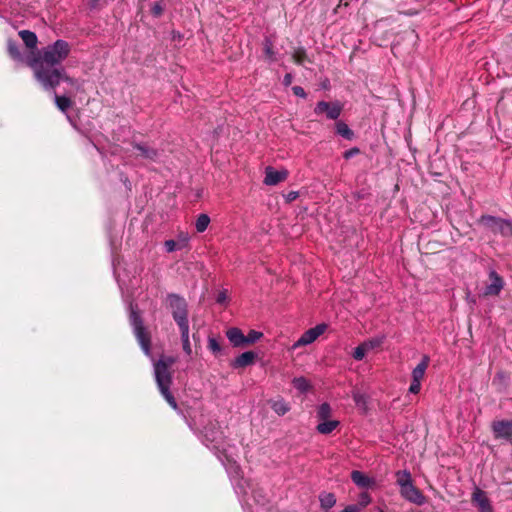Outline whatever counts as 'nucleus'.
<instances>
[{
	"mask_svg": "<svg viewBox=\"0 0 512 512\" xmlns=\"http://www.w3.org/2000/svg\"><path fill=\"white\" fill-rule=\"evenodd\" d=\"M70 45L65 40H56L39 51L30 61L29 66L34 76L44 89H55L61 75V63L68 57Z\"/></svg>",
	"mask_w": 512,
	"mask_h": 512,
	"instance_id": "nucleus-1",
	"label": "nucleus"
},
{
	"mask_svg": "<svg viewBox=\"0 0 512 512\" xmlns=\"http://www.w3.org/2000/svg\"><path fill=\"white\" fill-rule=\"evenodd\" d=\"M175 362L176 358L173 356H161L158 359V361L154 363V375L161 394L168 402V404L174 410H177V402L170 392V386L172 384V375L170 372V368Z\"/></svg>",
	"mask_w": 512,
	"mask_h": 512,
	"instance_id": "nucleus-2",
	"label": "nucleus"
},
{
	"mask_svg": "<svg viewBox=\"0 0 512 512\" xmlns=\"http://www.w3.org/2000/svg\"><path fill=\"white\" fill-rule=\"evenodd\" d=\"M167 302L178 327L189 325L188 304L186 300L178 294L170 293L167 295Z\"/></svg>",
	"mask_w": 512,
	"mask_h": 512,
	"instance_id": "nucleus-3",
	"label": "nucleus"
},
{
	"mask_svg": "<svg viewBox=\"0 0 512 512\" xmlns=\"http://www.w3.org/2000/svg\"><path fill=\"white\" fill-rule=\"evenodd\" d=\"M130 322L133 327L134 334H135L142 350L144 351V353L146 355L149 356L151 354V352H150V344H151L150 335L146 331V328L143 324L141 316L139 315V313L137 311H135L133 309L131 310V313H130Z\"/></svg>",
	"mask_w": 512,
	"mask_h": 512,
	"instance_id": "nucleus-4",
	"label": "nucleus"
},
{
	"mask_svg": "<svg viewBox=\"0 0 512 512\" xmlns=\"http://www.w3.org/2000/svg\"><path fill=\"white\" fill-rule=\"evenodd\" d=\"M479 223L489 228L493 233H499L504 237L512 236V220L492 215H482Z\"/></svg>",
	"mask_w": 512,
	"mask_h": 512,
	"instance_id": "nucleus-5",
	"label": "nucleus"
},
{
	"mask_svg": "<svg viewBox=\"0 0 512 512\" xmlns=\"http://www.w3.org/2000/svg\"><path fill=\"white\" fill-rule=\"evenodd\" d=\"M343 105L339 101H319L314 107V114L317 116L325 114L329 120H337L341 115Z\"/></svg>",
	"mask_w": 512,
	"mask_h": 512,
	"instance_id": "nucleus-6",
	"label": "nucleus"
},
{
	"mask_svg": "<svg viewBox=\"0 0 512 512\" xmlns=\"http://www.w3.org/2000/svg\"><path fill=\"white\" fill-rule=\"evenodd\" d=\"M203 438L206 446L215 450L222 448L224 436L218 424L211 423L206 426L203 430Z\"/></svg>",
	"mask_w": 512,
	"mask_h": 512,
	"instance_id": "nucleus-7",
	"label": "nucleus"
},
{
	"mask_svg": "<svg viewBox=\"0 0 512 512\" xmlns=\"http://www.w3.org/2000/svg\"><path fill=\"white\" fill-rule=\"evenodd\" d=\"M430 358L424 355L418 365L412 371V381L409 387V392L417 394L421 390V381L424 378L425 372L429 366Z\"/></svg>",
	"mask_w": 512,
	"mask_h": 512,
	"instance_id": "nucleus-8",
	"label": "nucleus"
},
{
	"mask_svg": "<svg viewBox=\"0 0 512 512\" xmlns=\"http://www.w3.org/2000/svg\"><path fill=\"white\" fill-rule=\"evenodd\" d=\"M327 329L325 323L316 325L313 328L305 331L301 337L293 344L292 349H296L301 346H306L313 343L320 335H322Z\"/></svg>",
	"mask_w": 512,
	"mask_h": 512,
	"instance_id": "nucleus-9",
	"label": "nucleus"
},
{
	"mask_svg": "<svg viewBox=\"0 0 512 512\" xmlns=\"http://www.w3.org/2000/svg\"><path fill=\"white\" fill-rule=\"evenodd\" d=\"M489 280L490 283L484 288L483 295L498 296L504 288V279L495 270H490Z\"/></svg>",
	"mask_w": 512,
	"mask_h": 512,
	"instance_id": "nucleus-10",
	"label": "nucleus"
},
{
	"mask_svg": "<svg viewBox=\"0 0 512 512\" xmlns=\"http://www.w3.org/2000/svg\"><path fill=\"white\" fill-rule=\"evenodd\" d=\"M289 172L286 169L275 170L273 167L268 166L265 168L264 184L274 186L288 178Z\"/></svg>",
	"mask_w": 512,
	"mask_h": 512,
	"instance_id": "nucleus-11",
	"label": "nucleus"
},
{
	"mask_svg": "<svg viewBox=\"0 0 512 512\" xmlns=\"http://www.w3.org/2000/svg\"><path fill=\"white\" fill-rule=\"evenodd\" d=\"M400 494L405 500L414 504L423 505L425 503V496L414 486L413 482L400 489Z\"/></svg>",
	"mask_w": 512,
	"mask_h": 512,
	"instance_id": "nucleus-12",
	"label": "nucleus"
},
{
	"mask_svg": "<svg viewBox=\"0 0 512 512\" xmlns=\"http://www.w3.org/2000/svg\"><path fill=\"white\" fill-rule=\"evenodd\" d=\"M495 438L512 439V420H500L492 423Z\"/></svg>",
	"mask_w": 512,
	"mask_h": 512,
	"instance_id": "nucleus-13",
	"label": "nucleus"
},
{
	"mask_svg": "<svg viewBox=\"0 0 512 512\" xmlns=\"http://www.w3.org/2000/svg\"><path fill=\"white\" fill-rule=\"evenodd\" d=\"M132 146L138 151V156L151 162H157L160 156L159 151L147 143L133 142Z\"/></svg>",
	"mask_w": 512,
	"mask_h": 512,
	"instance_id": "nucleus-14",
	"label": "nucleus"
},
{
	"mask_svg": "<svg viewBox=\"0 0 512 512\" xmlns=\"http://www.w3.org/2000/svg\"><path fill=\"white\" fill-rule=\"evenodd\" d=\"M190 237L188 233L181 232L177 236V240H166L164 242V247L166 252L171 253L176 250H182L185 249L188 246Z\"/></svg>",
	"mask_w": 512,
	"mask_h": 512,
	"instance_id": "nucleus-15",
	"label": "nucleus"
},
{
	"mask_svg": "<svg viewBox=\"0 0 512 512\" xmlns=\"http://www.w3.org/2000/svg\"><path fill=\"white\" fill-rule=\"evenodd\" d=\"M472 501L479 509V512H493L490 500L486 493L479 488H476L472 494Z\"/></svg>",
	"mask_w": 512,
	"mask_h": 512,
	"instance_id": "nucleus-16",
	"label": "nucleus"
},
{
	"mask_svg": "<svg viewBox=\"0 0 512 512\" xmlns=\"http://www.w3.org/2000/svg\"><path fill=\"white\" fill-rule=\"evenodd\" d=\"M256 354L253 351H246L237 356L231 363L233 368H244L254 363Z\"/></svg>",
	"mask_w": 512,
	"mask_h": 512,
	"instance_id": "nucleus-17",
	"label": "nucleus"
},
{
	"mask_svg": "<svg viewBox=\"0 0 512 512\" xmlns=\"http://www.w3.org/2000/svg\"><path fill=\"white\" fill-rule=\"evenodd\" d=\"M226 336L234 347L245 346V335L239 328L232 327L226 331Z\"/></svg>",
	"mask_w": 512,
	"mask_h": 512,
	"instance_id": "nucleus-18",
	"label": "nucleus"
},
{
	"mask_svg": "<svg viewBox=\"0 0 512 512\" xmlns=\"http://www.w3.org/2000/svg\"><path fill=\"white\" fill-rule=\"evenodd\" d=\"M351 479L360 488H369L375 484V480L373 478L368 477L358 470L351 472Z\"/></svg>",
	"mask_w": 512,
	"mask_h": 512,
	"instance_id": "nucleus-19",
	"label": "nucleus"
},
{
	"mask_svg": "<svg viewBox=\"0 0 512 512\" xmlns=\"http://www.w3.org/2000/svg\"><path fill=\"white\" fill-rule=\"evenodd\" d=\"M339 425L340 422L338 420H322L317 425L316 430L320 434L328 435L332 433Z\"/></svg>",
	"mask_w": 512,
	"mask_h": 512,
	"instance_id": "nucleus-20",
	"label": "nucleus"
},
{
	"mask_svg": "<svg viewBox=\"0 0 512 512\" xmlns=\"http://www.w3.org/2000/svg\"><path fill=\"white\" fill-rule=\"evenodd\" d=\"M19 36L21 37L22 41L29 49H34L37 46V36L34 32L30 30H21L19 31Z\"/></svg>",
	"mask_w": 512,
	"mask_h": 512,
	"instance_id": "nucleus-21",
	"label": "nucleus"
},
{
	"mask_svg": "<svg viewBox=\"0 0 512 512\" xmlns=\"http://www.w3.org/2000/svg\"><path fill=\"white\" fill-rule=\"evenodd\" d=\"M179 330L181 334L183 351L186 355L190 356L192 354V347L189 339V325L180 326Z\"/></svg>",
	"mask_w": 512,
	"mask_h": 512,
	"instance_id": "nucleus-22",
	"label": "nucleus"
},
{
	"mask_svg": "<svg viewBox=\"0 0 512 512\" xmlns=\"http://www.w3.org/2000/svg\"><path fill=\"white\" fill-rule=\"evenodd\" d=\"M336 133L347 140H352L354 138V132L349 128V126L343 122L338 121L335 124Z\"/></svg>",
	"mask_w": 512,
	"mask_h": 512,
	"instance_id": "nucleus-23",
	"label": "nucleus"
},
{
	"mask_svg": "<svg viewBox=\"0 0 512 512\" xmlns=\"http://www.w3.org/2000/svg\"><path fill=\"white\" fill-rule=\"evenodd\" d=\"M319 501L321 507L328 510L336 504V497L333 493L323 492L319 495Z\"/></svg>",
	"mask_w": 512,
	"mask_h": 512,
	"instance_id": "nucleus-24",
	"label": "nucleus"
},
{
	"mask_svg": "<svg viewBox=\"0 0 512 512\" xmlns=\"http://www.w3.org/2000/svg\"><path fill=\"white\" fill-rule=\"evenodd\" d=\"M396 483L402 489L412 483L411 474L408 470H401L395 473Z\"/></svg>",
	"mask_w": 512,
	"mask_h": 512,
	"instance_id": "nucleus-25",
	"label": "nucleus"
},
{
	"mask_svg": "<svg viewBox=\"0 0 512 512\" xmlns=\"http://www.w3.org/2000/svg\"><path fill=\"white\" fill-rule=\"evenodd\" d=\"M7 51L9 56L14 60H22V54L20 52L19 45L17 41L13 39L7 40Z\"/></svg>",
	"mask_w": 512,
	"mask_h": 512,
	"instance_id": "nucleus-26",
	"label": "nucleus"
},
{
	"mask_svg": "<svg viewBox=\"0 0 512 512\" xmlns=\"http://www.w3.org/2000/svg\"><path fill=\"white\" fill-rule=\"evenodd\" d=\"M271 408L279 416L285 415L290 410L289 404L283 399L272 401Z\"/></svg>",
	"mask_w": 512,
	"mask_h": 512,
	"instance_id": "nucleus-27",
	"label": "nucleus"
},
{
	"mask_svg": "<svg viewBox=\"0 0 512 512\" xmlns=\"http://www.w3.org/2000/svg\"><path fill=\"white\" fill-rule=\"evenodd\" d=\"M54 100L55 104L59 110L62 112H66L72 105V101L67 96H59L56 92H54Z\"/></svg>",
	"mask_w": 512,
	"mask_h": 512,
	"instance_id": "nucleus-28",
	"label": "nucleus"
},
{
	"mask_svg": "<svg viewBox=\"0 0 512 512\" xmlns=\"http://www.w3.org/2000/svg\"><path fill=\"white\" fill-rule=\"evenodd\" d=\"M331 413V406L328 403H322L317 409V418L319 421L330 419Z\"/></svg>",
	"mask_w": 512,
	"mask_h": 512,
	"instance_id": "nucleus-29",
	"label": "nucleus"
},
{
	"mask_svg": "<svg viewBox=\"0 0 512 512\" xmlns=\"http://www.w3.org/2000/svg\"><path fill=\"white\" fill-rule=\"evenodd\" d=\"M210 223V218L207 214H200L198 217H197V220H196V223H195V228L197 230V232H204L208 225Z\"/></svg>",
	"mask_w": 512,
	"mask_h": 512,
	"instance_id": "nucleus-30",
	"label": "nucleus"
},
{
	"mask_svg": "<svg viewBox=\"0 0 512 512\" xmlns=\"http://www.w3.org/2000/svg\"><path fill=\"white\" fill-rule=\"evenodd\" d=\"M263 49H264V53H265V56L267 57V59L269 61H274L275 60V52L273 50V41L269 37H266L264 39Z\"/></svg>",
	"mask_w": 512,
	"mask_h": 512,
	"instance_id": "nucleus-31",
	"label": "nucleus"
},
{
	"mask_svg": "<svg viewBox=\"0 0 512 512\" xmlns=\"http://www.w3.org/2000/svg\"><path fill=\"white\" fill-rule=\"evenodd\" d=\"M294 388H296L298 391L305 393L309 390L310 384L308 380L304 377H296L292 381Z\"/></svg>",
	"mask_w": 512,
	"mask_h": 512,
	"instance_id": "nucleus-32",
	"label": "nucleus"
},
{
	"mask_svg": "<svg viewBox=\"0 0 512 512\" xmlns=\"http://www.w3.org/2000/svg\"><path fill=\"white\" fill-rule=\"evenodd\" d=\"M292 58L297 65H304L307 60V53L304 48L300 47L293 52Z\"/></svg>",
	"mask_w": 512,
	"mask_h": 512,
	"instance_id": "nucleus-33",
	"label": "nucleus"
},
{
	"mask_svg": "<svg viewBox=\"0 0 512 512\" xmlns=\"http://www.w3.org/2000/svg\"><path fill=\"white\" fill-rule=\"evenodd\" d=\"M263 336L262 332L250 330L245 336V345L257 342Z\"/></svg>",
	"mask_w": 512,
	"mask_h": 512,
	"instance_id": "nucleus-34",
	"label": "nucleus"
},
{
	"mask_svg": "<svg viewBox=\"0 0 512 512\" xmlns=\"http://www.w3.org/2000/svg\"><path fill=\"white\" fill-rule=\"evenodd\" d=\"M208 349L214 353V354H218L221 352V345L220 343L217 341V339H215L214 337H209L208 338Z\"/></svg>",
	"mask_w": 512,
	"mask_h": 512,
	"instance_id": "nucleus-35",
	"label": "nucleus"
},
{
	"mask_svg": "<svg viewBox=\"0 0 512 512\" xmlns=\"http://www.w3.org/2000/svg\"><path fill=\"white\" fill-rule=\"evenodd\" d=\"M371 503V497L367 492H362L359 495L357 506L361 509L368 506Z\"/></svg>",
	"mask_w": 512,
	"mask_h": 512,
	"instance_id": "nucleus-36",
	"label": "nucleus"
},
{
	"mask_svg": "<svg viewBox=\"0 0 512 512\" xmlns=\"http://www.w3.org/2000/svg\"><path fill=\"white\" fill-rule=\"evenodd\" d=\"M366 354V347L365 345H359L357 346L353 351V358L355 360H362L365 357Z\"/></svg>",
	"mask_w": 512,
	"mask_h": 512,
	"instance_id": "nucleus-37",
	"label": "nucleus"
},
{
	"mask_svg": "<svg viewBox=\"0 0 512 512\" xmlns=\"http://www.w3.org/2000/svg\"><path fill=\"white\" fill-rule=\"evenodd\" d=\"M164 7L161 2H155L151 7V13L155 17H159L162 15Z\"/></svg>",
	"mask_w": 512,
	"mask_h": 512,
	"instance_id": "nucleus-38",
	"label": "nucleus"
},
{
	"mask_svg": "<svg viewBox=\"0 0 512 512\" xmlns=\"http://www.w3.org/2000/svg\"><path fill=\"white\" fill-rule=\"evenodd\" d=\"M61 72H62V73H60L61 75L59 76V79L57 80V86L60 84V82H61V81L67 82V83H69V84H71V85H74V84H75V80H74L73 78L69 77V76L66 74V72H65V69H64V68H62V69H61Z\"/></svg>",
	"mask_w": 512,
	"mask_h": 512,
	"instance_id": "nucleus-39",
	"label": "nucleus"
},
{
	"mask_svg": "<svg viewBox=\"0 0 512 512\" xmlns=\"http://www.w3.org/2000/svg\"><path fill=\"white\" fill-rule=\"evenodd\" d=\"M359 153H360L359 148L353 147V148L345 151L344 154H343V157L348 160V159L358 155Z\"/></svg>",
	"mask_w": 512,
	"mask_h": 512,
	"instance_id": "nucleus-40",
	"label": "nucleus"
},
{
	"mask_svg": "<svg viewBox=\"0 0 512 512\" xmlns=\"http://www.w3.org/2000/svg\"><path fill=\"white\" fill-rule=\"evenodd\" d=\"M353 400L354 402L360 406V405H364L365 404V398H364V395L359 393V392H354L353 393Z\"/></svg>",
	"mask_w": 512,
	"mask_h": 512,
	"instance_id": "nucleus-41",
	"label": "nucleus"
},
{
	"mask_svg": "<svg viewBox=\"0 0 512 512\" xmlns=\"http://www.w3.org/2000/svg\"><path fill=\"white\" fill-rule=\"evenodd\" d=\"M292 91L298 97L306 98V96H307L305 90L301 86L292 87Z\"/></svg>",
	"mask_w": 512,
	"mask_h": 512,
	"instance_id": "nucleus-42",
	"label": "nucleus"
},
{
	"mask_svg": "<svg viewBox=\"0 0 512 512\" xmlns=\"http://www.w3.org/2000/svg\"><path fill=\"white\" fill-rule=\"evenodd\" d=\"M299 196V193L297 191H290L286 194L285 198L287 202H292L296 200Z\"/></svg>",
	"mask_w": 512,
	"mask_h": 512,
	"instance_id": "nucleus-43",
	"label": "nucleus"
},
{
	"mask_svg": "<svg viewBox=\"0 0 512 512\" xmlns=\"http://www.w3.org/2000/svg\"><path fill=\"white\" fill-rule=\"evenodd\" d=\"M226 299H227L226 291H221L217 295L216 301L219 304H223V303H225Z\"/></svg>",
	"mask_w": 512,
	"mask_h": 512,
	"instance_id": "nucleus-44",
	"label": "nucleus"
},
{
	"mask_svg": "<svg viewBox=\"0 0 512 512\" xmlns=\"http://www.w3.org/2000/svg\"><path fill=\"white\" fill-rule=\"evenodd\" d=\"M292 80H293V77H292V74L290 73H287L284 75V78H283V85L288 87L292 84Z\"/></svg>",
	"mask_w": 512,
	"mask_h": 512,
	"instance_id": "nucleus-45",
	"label": "nucleus"
},
{
	"mask_svg": "<svg viewBox=\"0 0 512 512\" xmlns=\"http://www.w3.org/2000/svg\"><path fill=\"white\" fill-rule=\"evenodd\" d=\"M341 512H360V508L357 505H348Z\"/></svg>",
	"mask_w": 512,
	"mask_h": 512,
	"instance_id": "nucleus-46",
	"label": "nucleus"
},
{
	"mask_svg": "<svg viewBox=\"0 0 512 512\" xmlns=\"http://www.w3.org/2000/svg\"><path fill=\"white\" fill-rule=\"evenodd\" d=\"M229 469H230V470H229L230 472H233V473H235L236 475H238V474H239L240 467H239L235 462H233V463L231 464V466H230V468H229Z\"/></svg>",
	"mask_w": 512,
	"mask_h": 512,
	"instance_id": "nucleus-47",
	"label": "nucleus"
},
{
	"mask_svg": "<svg viewBox=\"0 0 512 512\" xmlns=\"http://www.w3.org/2000/svg\"><path fill=\"white\" fill-rule=\"evenodd\" d=\"M350 0H339V6H348Z\"/></svg>",
	"mask_w": 512,
	"mask_h": 512,
	"instance_id": "nucleus-48",
	"label": "nucleus"
},
{
	"mask_svg": "<svg viewBox=\"0 0 512 512\" xmlns=\"http://www.w3.org/2000/svg\"><path fill=\"white\" fill-rule=\"evenodd\" d=\"M122 181L124 182L125 185H130V182L126 176L124 178H122Z\"/></svg>",
	"mask_w": 512,
	"mask_h": 512,
	"instance_id": "nucleus-49",
	"label": "nucleus"
},
{
	"mask_svg": "<svg viewBox=\"0 0 512 512\" xmlns=\"http://www.w3.org/2000/svg\"><path fill=\"white\" fill-rule=\"evenodd\" d=\"M93 1H94V3H96V2H98L99 0H93Z\"/></svg>",
	"mask_w": 512,
	"mask_h": 512,
	"instance_id": "nucleus-50",
	"label": "nucleus"
},
{
	"mask_svg": "<svg viewBox=\"0 0 512 512\" xmlns=\"http://www.w3.org/2000/svg\"><path fill=\"white\" fill-rule=\"evenodd\" d=\"M379 512H384V511L380 509Z\"/></svg>",
	"mask_w": 512,
	"mask_h": 512,
	"instance_id": "nucleus-51",
	"label": "nucleus"
}]
</instances>
